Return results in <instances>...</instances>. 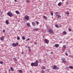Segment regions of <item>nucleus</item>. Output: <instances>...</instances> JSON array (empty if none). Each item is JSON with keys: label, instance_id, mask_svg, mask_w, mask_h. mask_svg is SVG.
Here are the masks:
<instances>
[{"label": "nucleus", "instance_id": "nucleus-41", "mask_svg": "<svg viewBox=\"0 0 73 73\" xmlns=\"http://www.w3.org/2000/svg\"><path fill=\"white\" fill-rule=\"evenodd\" d=\"M66 56H68V54L67 53H66Z\"/></svg>", "mask_w": 73, "mask_h": 73}, {"label": "nucleus", "instance_id": "nucleus-27", "mask_svg": "<svg viewBox=\"0 0 73 73\" xmlns=\"http://www.w3.org/2000/svg\"><path fill=\"white\" fill-rule=\"evenodd\" d=\"M20 37L19 36L17 37V40H20Z\"/></svg>", "mask_w": 73, "mask_h": 73}, {"label": "nucleus", "instance_id": "nucleus-34", "mask_svg": "<svg viewBox=\"0 0 73 73\" xmlns=\"http://www.w3.org/2000/svg\"><path fill=\"white\" fill-rule=\"evenodd\" d=\"M0 64H3V62L2 61H0Z\"/></svg>", "mask_w": 73, "mask_h": 73}, {"label": "nucleus", "instance_id": "nucleus-43", "mask_svg": "<svg viewBox=\"0 0 73 73\" xmlns=\"http://www.w3.org/2000/svg\"><path fill=\"white\" fill-rule=\"evenodd\" d=\"M39 62H41V60H39Z\"/></svg>", "mask_w": 73, "mask_h": 73}, {"label": "nucleus", "instance_id": "nucleus-21", "mask_svg": "<svg viewBox=\"0 0 73 73\" xmlns=\"http://www.w3.org/2000/svg\"><path fill=\"white\" fill-rule=\"evenodd\" d=\"M22 39L23 40H25V36H22Z\"/></svg>", "mask_w": 73, "mask_h": 73}, {"label": "nucleus", "instance_id": "nucleus-10", "mask_svg": "<svg viewBox=\"0 0 73 73\" xmlns=\"http://www.w3.org/2000/svg\"><path fill=\"white\" fill-rule=\"evenodd\" d=\"M0 40L1 41H3V40H4V38L3 36H2L0 38Z\"/></svg>", "mask_w": 73, "mask_h": 73}, {"label": "nucleus", "instance_id": "nucleus-2", "mask_svg": "<svg viewBox=\"0 0 73 73\" xmlns=\"http://www.w3.org/2000/svg\"><path fill=\"white\" fill-rule=\"evenodd\" d=\"M7 14L10 17H12V13L11 12H8L7 13Z\"/></svg>", "mask_w": 73, "mask_h": 73}, {"label": "nucleus", "instance_id": "nucleus-26", "mask_svg": "<svg viewBox=\"0 0 73 73\" xmlns=\"http://www.w3.org/2000/svg\"><path fill=\"white\" fill-rule=\"evenodd\" d=\"M57 17H58V18H60V17H61V16L59 15H57Z\"/></svg>", "mask_w": 73, "mask_h": 73}, {"label": "nucleus", "instance_id": "nucleus-23", "mask_svg": "<svg viewBox=\"0 0 73 73\" xmlns=\"http://www.w3.org/2000/svg\"><path fill=\"white\" fill-rule=\"evenodd\" d=\"M43 17H44L45 20H46L47 19V17L45 16H44Z\"/></svg>", "mask_w": 73, "mask_h": 73}, {"label": "nucleus", "instance_id": "nucleus-11", "mask_svg": "<svg viewBox=\"0 0 73 73\" xmlns=\"http://www.w3.org/2000/svg\"><path fill=\"white\" fill-rule=\"evenodd\" d=\"M59 13L58 12H55V15L56 16H57L58 15V14Z\"/></svg>", "mask_w": 73, "mask_h": 73}, {"label": "nucleus", "instance_id": "nucleus-4", "mask_svg": "<svg viewBox=\"0 0 73 73\" xmlns=\"http://www.w3.org/2000/svg\"><path fill=\"white\" fill-rule=\"evenodd\" d=\"M48 32L50 33H53V31L52 29H48Z\"/></svg>", "mask_w": 73, "mask_h": 73}, {"label": "nucleus", "instance_id": "nucleus-13", "mask_svg": "<svg viewBox=\"0 0 73 73\" xmlns=\"http://www.w3.org/2000/svg\"><path fill=\"white\" fill-rule=\"evenodd\" d=\"M33 31H38V29L37 28V29H34Z\"/></svg>", "mask_w": 73, "mask_h": 73}, {"label": "nucleus", "instance_id": "nucleus-1", "mask_svg": "<svg viewBox=\"0 0 73 73\" xmlns=\"http://www.w3.org/2000/svg\"><path fill=\"white\" fill-rule=\"evenodd\" d=\"M38 61L37 60H36V62L31 63V65L32 66H37L38 65Z\"/></svg>", "mask_w": 73, "mask_h": 73}, {"label": "nucleus", "instance_id": "nucleus-51", "mask_svg": "<svg viewBox=\"0 0 73 73\" xmlns=\"http://www.w3.org/2000/svg\"><path fill=\"white\" fill-rule=\"evenodd\" d=\"M31 42L32 43V42Z\"/></svg>", "mask_w": 73, "mask_h": 73}, {"label": "nucleus", "instance_id": "nucleus-45", "mask_svg": "<svg viewBox=\"0 0 73 73\" xmlns=\"http://www.w3.org/2000/svg\"><path fill=\"white\" fill-rule=\"evenodd\" d=\"M21 54H24V53H23V52H22L21 53Z\"/></svg>", "mask_w": 73, "mask_h": 73}, {"label": "nucleus", "instance_id": "nucleus-54", "mask_svg": "<svg viewBox=\"0 0 73 73\" xmlns=\"http://www.w3.org/2000/svg\"><path fill=\"white\" fill-rule=\"evenodd\" d=\"M5 73H7V72H6Z\"/></svg>", "mask_w": 73, "mask_h": 73}, {"label": "nucleus", "instance_id": "nucleus-44", "mask_svg": "<svg viewBox=\"0 0 73 73\" xmlns=\"http://www.w3.org/2000/svg\"><path fill=\"white\" fill-rule=\"evenodd\" d=\"M16 44H17V45H18L19 44V43H18V42H17L16 43Z\"/></svg>", "mask_w": 73, "mask_h": 73}, {"label": "nucleus", "instance_id": "nucleus-24", "mask_svg": "<svg viewBox=\"0 0 73 73\" xmlns=\"http://www.w3.org/2000/svg\"><path fill=\"white\" fill-rule=\"evenodd\" d=\"M69 68H70V69H73V67L72 66H69Z\"/></svg>", "mask_w": 73, "mask_h": 73}, {"label": "nucleus", "instance_id": "nucleus-22", "mask_svg": "<svg viewBox=\"0 0 73 73\" xmlns=\"http://www.w3.org/2000/svg\"><path fill=\"white\" fill-rule=\"evenodd\" d=\"M10 69L11 70V71H13V70H14V69H13L12 67H11Z\"/></svg>", "mask_w": 73, "mask_h": 73}, {"label": "nucleus", "instance_id": "nucleus-50", "mask_svg": "<svg viewBox=\"0 0 73 73\" xmlns=\"http://www.w3.org/2000/svg\"><path fill=\"white\" fill-rule=\"evenodd\" d=\"M15 60H16V58H15Z\"/></svg>", "mask_w": 73, "mask_h": 73}, {"label": "nucleus", "instance_id": "nucleus-52", "mask_svg": "<svg viewBox=\"0 0 73 73\" xmlns=\"http://www.w3.org/2000/svg\"><path fill=\"white\" fill-rule=\"evenodd\" d=\"M9 70H11V69H9Z\"/></svg>", "mask_w": 73, "mask_h": 73}, {"label": "nucleus", "instance_id": "nucleus-37", "mask_svg": "<svg viewBox=\"0 0 73 73\" xmlns=\"http://www.w3.org/2000/svg\"><path fill=\"white\" fill-rule=\"evenodd\" d=\"M41 72H42V73H44V71L42 70V71H41Z\"/></svg>", "mask_w": 73, "mask_h": 73}, {"label": "nucleus", "instance_id": "nucleus-42", "mask_svg": "<svg viewBox=\"0 0 73 73\" xmlns=\"http://www.w3.org/2000/svg\"><path fill=\"white\" fill-rule=\"evenodd\" d=\"M30 40V39H29V38H28L27 39V40L28 41V40Z\"/></svg>", "mask_w": 73, "mask_h": 73}, {"label": "nucleus", "instance_id": "nucleus-35", "mask_svg": "<svg viewBox=\"0 0 73 73\" xmlns=\"http://www.w3.org/2000/svg\"><path fill=\"white\" fill-rule=\"evenodd\" d=\"M68 31H69V32H71V31L72 30H71V29H68Z\"/></svg>", "mask_w": 73, "mask_h": 73}, {"label": "nucleus", "instance_id": "nucleus-39", "mask_svg": "<svg viewBox=\"0 0 73 73\" xmlns=\"http://www.w3.org/2000/svg\"><path fill=\"white\" fill-rule=\"evenodd\" d=\"M34 44H35V45H36V44H37V42H35L34 43Z\"/></svg>", "mask_w": 73, "mask_h": 73}, {"label": "nucleus", "instance_id": "nucleus-16", "mask_svg": "<svg viewBox=\"0 0 73 73\" xmlns=\"http://www.w3.org/2000/svg\"><path fill=\"white\" fill-rule=\"evenodd\" d=\"M55 26L56 28H60V27L58 26V25H55Z\"/></svg>", "mask_w": 73, "mask_h": 73}, {"label": "nucleus", "instance_id": "nucleus-49", "mask_svg": "<svg viewBox=\"0 0 73 73\" xmlns=\"http://www.w3.org/2000/svg\"><path fill=\"white\" fill-rule=\"evenodd\" d=\"M62 1H64V0H62Z\"/></svg>", "mask_w": 73, "mask_h": 73}, {"label": "nucleus", "instance_id": "nucleus-36", "mask_svg": "<svg viewBox=\"0 0 73 73\" xmlns=\"http://www.w3.org/2000/svg\"><path fill=\"white\" fill-rule=\"evenodd\" d=\"M66 14H67V15H69V12H67L66 13Z\"/></svg>", "mask_w": 73, "mask_h": 73}, {"label": "nucleus", "instance_id": "nucleus-3", "mask_svg": "<svg viewBox=\"0 0 73 73\" xmlns=\"http://www.w3.org/2000/svg\"><path fill=\"white\" fill-rule=\"evenodd\" d=\"M25 19L26 20H28L29 19V17L28 15H26L25 17Z\"/></svg>", "mask_w": 73, "mask_h": 73}, {"label": "nucleus", "instance_id": "nucleus-40", "mask_svg": "<svg viewBox=\"0 0 73 73\" xmlns=\"http://www.w3.org/2000/svg\"><path fill=\"white\" fill-rule=\"evenodd\" d=\"M3 13V12H1V15H2Z\"/></svg>", "mask_w": 73, "mask_h": 73}, {"label": "nucleus", "instance_id": "nucleus-12", "mask_svg": "<svg viewBox=\"0 0 73 73\" xmlns=\"http://www.w3.org/2000/svg\"><path fill=\"white\" fill-rule=\"evenodd\" d=\"M6 24H9V21L8 20H6L5 21Z\"/></svg>", "mask_w": 73, "mask_h": 73}, {"label": "nucleus", "instance_id": "nucleus-53", "mask_svg": "<svg viewBox=\"0 0 73 73\" xmlns=\"http://www.w3.org/2000/svg\"><path fill=\"white\" fill-rule=\"evenodd\" d=\"M27 48H28V47L27 46H26Z\"/></svg>", "mask_w": 73, "mask_h": 73}, {"label": "nucleus", "instance_id": "nucleus-28", "mask_svg": "<svg viewBox=\"0 0 73 73\" xmlns=\"http://www.w3.org/2000/svg\"><path fill=\"white\" fill-rule=\"evenodd\" d=\"M63 48H66V46H65V45H64L63 46Z\"/></svg>", "mask_w": 73, "mask_h": 73}, {"label": "nucleus", "instance_id": "nucleus-20", "mask_svg": "<svg viewBox=\"0 0 73 73\" xmlns=\"http://www.w3.org/2000/svg\"><path fill=\"white\" fill-rule=\"evenodd\" d=\"M62 62L64 63V64H65L66 63V60H62Z\"/></svg>", "mask_w": 73, "mask_h": 73}, {"label": "nucleus", "instance_id": "nucleus-17", "mask_svg": "<svg viewBox=\"0 0 73 73\" xmlns=\"http://www.w3.org/2000/svg\"><path fill=\"white\" fill-rule=\"evenodd\" d=\"M45 69V66H43L42 67V69L44 70Z\"/></svg>", "mask_w": 73, "mask_h": 73}, {"label": "nucleus", "instance_id": "nucleus-14", "mask_svg": "<svg viewBox=\"0 0 73 73\" xmlns=\"http://www.w3.org/2000/svg\"><path fill=\"white\" fill-rule=\"evenodd\" d=\"M63 34L64 35H66V34H67L66 32L65 31H63Z\"/></svg>", "mask_w": 73, "mask_h": 73}, {"label": "nucleus", "instance_id": "nucleus-6", "mask_svg": "<svg viewBox=\"0 0 73 73\" xmlns=\"http://www.w3.org/2000/svg\"><path fill=\"white\" fill-rule=\"evenodd\" d=\"M12 46H13V47L16 46L17 45V44H16V43H13V44H12Z\"/></svg>", "mask_w": 73, "mask_h": 73}, {"label": "nucleus", "instance_id": "nucleus-7", "mask_svg": "<svg viewBox=\"0 0 73 73\" xmlns=\"http://www.w3.org/2000/svg\"><path fill=\"white\" fill-rule=\"evenodd\" d=\"M53 69H55L56 70L57 69V66H56L54 65V66H53Z\"/></svg>", "mask_w": 73, "mask_h": 73}, {"label": "nucleus", "instance_id": "nucleus-29", "mask_svg": "<svg viewBox=\"0 0 73 73\" xmlns=\"http://www.w3.org/2000/svg\"><path fill=\"white\" fill-rule=\"evenodd\" d=\"M50 14L51 16H53V13L52 12H50Z\"/></svg>", "mask_w": 73, "mask_h": 73}, {"label": "nucleus", "instance_id": "nucleus-19", "mask_svg": "<svg viewBox=\"0 0 73 73\" xmlns=\"http://www.w3.org/2000/svg\"><path fill=\"white\" fill-rule=\"evenodd\" d=\"M19 72L20 73H23V71H22V70H19Z\"/></svg>", "mask_w": 73, "mask_h": 73}, {"label": "nucleus", "instance_id": "nucleus-46", "mask_svg": "<svg viewBox=\"0 0 73 73\" xmlns=\"http://www.w3.org/2000/svg\"><path fill=\"white\" fill-rule=\"evenodd\" d=\"M14 1L15 2H16L17 1V0H15Z\"/></svg>", "mask_w": 73, "mask_h": 73}, {"label": "nucleus", "instance_id": "nucleus-33", "mask_svg": "<svg viewBox=\"0 0 73 73\" xmlns=\"http://www.w3.org/2000/svg\"><path fill=\"white\" fill-rule=\"evenodd\" d=\"M62 61L65 60V59L64 58H62Z\"/></svg>", "mask_w": 73, "mask_h": 73}, {"label": "nucleus", "instance_id": "nucleus-15", "mask_svg": "<svg viewBox=\"0 0 73 73\" xmlns=\"http://www.w3.org/2000/svg\"><path fill=\"white\" fill-rule=\"evenodd\" d=\"M15 13H16L17 14V15L20 14V13H19V12L18 11H16Z\"/></svg>", "mask_w": 73, "mask_h": 73}, {"label": "nucleus", "instance_id": "nucleus-47", "mask_svg": "<svg viewBox=\"0 0 73 73\" xmlns=\"http://www.w3.org/2000/svg\"><path fill=\"white\" fill-rule=\"evenodd\" d=\"M50 53L51 54H53V53H52V52H51Z\"/></svg>", "mask_w": 73, "mask_h": 73}, {"label": "nucleus", "instance_id": "nucleus-25", "mask_svg": "<svg viewBox=\"0 0 73 73\" xmlns=\"http://www.w3.org/2000/svg\"><path fill=\"white\" fill-rule=\"evenodd\" d=\"M27 25L28 27H29V26H30V23H27Z\"/></svg>", "mask_w": 73, "mask_h": 73}, {"label": "nucleus", "instance_id": "nucleus-32", "mask_svg": "<svg viewBox=\"0 0 73 73\" xmlns=\"http://www.w3.org/2000/svg\"><path fill=\"white\" fill-rule=\"evenodd\" d=\"M36 23L37 25H38V24H39V23L38 22H37V21H36Z\"/></svg>", "mask_w": 73, "mask_h": 73}, {"label": "nucleus", "instance_id": "nucleus-8", "mask_svg": "<svg viewBox=\"0 0 73 73\" xmlns=\"http://www.w3.org/2000/svg\"><path fill=\"white\" fill-rule=\"evenodd\" d=\"M28 48L29 49L28 51L29 52H31V47L29 46L28 47Z\"/></svg>", "mask_w": 73, "mask_h": 73}, {"label": "nucleus", "instance_id": "nucleus-48", "mask_svg": "<svg viewBox=\"0 0 73 73\" xmlns=\"http://www.w3.org/2000/svg\"><path fill=\"white\" fill-rule=\"evenodd\" d=\"M64 49H66V48H63Z\"/></svg>", "mask_w": 73, "mask_h": 73}, {"label": "nucleus", "instance_id": "nucleus-31", "mask_svg": "<svg viewBox=\"0 0 73 73\" xmlns=\"http://www.w3.org/2000/svg\"><path fill=\"white\" fill-rule=\"evenodd\" d=\"M61 3H59L58 4V6H61Z\"/></svg>", "mask_w": 73, "mask_h": 73}, {"label": "nucleus", "instance_id": "nucleus-5", "mask_svg": "<svg viewBox=\"0 0 73 73\" xmlns=\"http://www.w3.org/2000/svg\"><path fill=\"white\" fill-rule=\"evenodd\" d=\"M44 42L46 43V44H48L49 43V42H48V40L46 39H45L44 40Z\"/></svg>", "mask_w": 73, "mask_h": 73}, {"label": "nucleus", "instance_id": "nucleus-9", "mask_svg": "<svg viewBox=\"0 0 73 73\" xmlns=\"http://www.w3.org/2000/svg\"><path fill=\"white\" fill-rule=\"evenodd\" d=\"M55 46L56 48H58V47L59 46V44H56L55 45Z\"/></svg>", "mask_w": 73, "mask_h": 73}, {"label": "nucleus", "instance_id": "nucleus-18", "mask_svg": "<svg viewBox=\"0 0 73 73\" xmlns=\"http://www.w3.org/2000/svg\"><path fill=\"white\" fill-rule=\"evenodd\" d=\"M32 24L33 26H35V23L34 22H32Z\"/></svg>", "mask_w": 73, "mask_h": 73}, {"label": "nucleus", "instance_id": "nucleus-38", "mask_svg": "<svg viewBox=\"0 0 73 73\" xmlns=\"http://www.w3.org/2000/svg\"><path fill=\"white\" fill-rule=\"evenodd\" d=\"M3 32H4V33L5 32V30H3Z\"/></svg>", "mask_w": 73, "mask_h": 73}, {"label": "nucleus", "instance_id": "nucleus-30", "mask_svg": "<svg viewBox=\"0 0 73 73\" xmlns=\"http://www.w3.org/2000/svg\"><path fill=\"white\" fill-rule=\"evenodd\" d=\"M26 1L27 3H30V1L29 0H27Z\"/></svg>", "mask_w": 73, "mask_h": 73}]
</instances>
